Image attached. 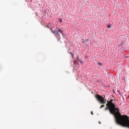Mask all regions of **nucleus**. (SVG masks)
Returning a JSON list of instances; mask_svg holds the SVG:
<instances>
[{
  "label": "nucleus",
  "mask_w": 129,
  "mask_h": 129,
  "mask_svg": "<svg viewBox=\"0 0 129 129\" xmlns=\"http://www.w3.org/2000/svg\"><path fill=\"white\" fill-rule=\"evenodd\" d=\"M70 53L71 55H72V57L73 58H74V55H73V54H72V52H70Z\"/></svg>",
  "instance_id": "nucleus-8"
},
{
  "label": "nucleus",
  "mask_w": 129,
  "mask_h": 129,
  "mask_svg": "<svg viewBox=\"0 0 129 129\" xmlns=\"http://www.w3.org/2000/svg\"><path fill=\"white\" fill-rule=\"evenodd\" d=\"M91 114H92L93 115V114L92 112H91Z\"/></svg>",
  "instance_id": "nucleus-15"
},
{
  "label": "nucleus",
  "mask_w": 129,
  "mask_h": 129,
  "mask_svg": "<svg viewBox=\"0 0 129 129\" xmlns=\"http://www.w3.org/2000/svg\"><path fill=\"white\" fill-rule=\"evenodd\" d=\"M107 107L105 109V110H109L110 113L113 115L114 117L116 123L119 122L123 116V115H121L119 112V109L117 108H115L107 104H106Z\"/></svg>",
  "instance_id": "nucleus-1"
},
{
  "label": "nucleus",
  "mask_w": 129,
  "mask_h": 129,
  "mask_svg": "<svg viewBox=\"0 0 129 129\" xmlns=\"http://www.w3.org/2000/svg\"><path fill=\"white\" fill-rule=\"evenodd\" d=\"M113 101V100L112 99H111L109 101H107V104L112 106L113 107L115 108H116L115 105L112 103Z\"/></svg>",
  "instance_id": "nucleus-5"
},
{
  "label": "nucleus",
  "mask_w": 129,
  "mask_h": 129,
  "mask_svg": "<svg viewBox=\"0 0 129 129\" xmlns=\"http://www.w3.org/2000/svg\"><path fill=\"white\" fill-rule=\"evenodd\" d=\"M104 106V105H102L101 106V108L103 107Z\"/></svg>",
  "instance_id": "nucleus-14"
},
{
  "label": "nucleus",
  "mask_w": 129,
  "mask_h": 129,
  "mask_svg": "<svg viewBox=\"0 0 129 129\" xmlns=\"http://www.w3.org/2000/svg\"><path fill=\"white\" fill-rule=\"evenodd\" d=\"M97 64L98 65L99 67H102V64L100 62L98 63Z\"/></svg>",
  "instance_id": "nucleus-7"
},
{
  "label": "nucleus",
  "mask_w": 129,
  "mask_h": 129,
  "mask_svg": "<svg viewBox=\"0 0 129 129\" xmlns=\"http://www.w3.org/2000/svg\"><path fill=\"white\" fill-rule=\"evenodd\" d=\"M96 97L98 100L101 104H105L106 102V100L104 99V98H103L101 96L98 94H97Z\"/></svg>",
  "instance_id": "nucleus-4"
},
{
  "label": "nucleus",
  "mask_w": 129,
  "mask_h": 129,
  "mask_svg": "<svg viewBox=\"0 0 129 129\" xmlns=\"http://www.w3.org/2000/svg\"><path fill=\"white\" fill-rule=\"evenodd\" d=\"M52 26V24H48L47 26H45V27H47L48 28H49L50 27H51Z\"/></svg>",
  "instance_id": "nucleus-6"
},
{
  "label": "nucleus",
  "mask_w": 129,
  "mask_h": 129,
  "mask_svg": "<svg viewBox=\"0 0 129 129\" xmlns=\"http://www.w3.org/2000/svg\"><path fill=\"white\" fill-rule=\"evenodd\" d=\"M59 21L60 22H62V19H59Z\"/></svg>",
  "instance_id": "nucleus-13"
},
{
  "label": "nucleus",
  "mask_w": 129,
  "mask_h": 129,
  "mask_svg": "<svg viewBox=\"0 0 129 129\" xmlns=\"http://www.w3.org/2000/svg\"><path fill=\"white\" fill-rule=\"evenodd\" d=\"M77 60L79 61L80 60L79 59V58L78 57H77Z\"/></svg>",
  "instance_id": "nucleus-10"
},
{
  "label": "nucleus",
  "mask_w": 129,
  "mask_h": 129,
  "mask_svg": "<svg viewBox=\"0 0 129 129\" xmlns=\"http://www.w3.org/2000/svg\"><path fill=\"white\" fill-rule=\"evenodd\" d=\"M50 30L56 36L59 33H61L62 34L63 37L64 38V35L63 33V31L61 30L60 28H56L55 30L54 31H53L52 28H50Z\"/></svg>",
  "instance_id": "nucleus-3"
},
{
  "label": "nucleus",
  "mask_w": 129,
  "mask_h": 129,
  "mask_svg": "<svg viewBox=\"0 0 129 129\" xmlns=\"http://www.w3.org/2000/svg\"><path fill=\"white\" fill-rule=\"evenodd\" d=\"M111 25L110 24H109L107 26V28H110V27H111Z\"/></svg>",
  "instance_id": "nucleus-9"
},
{
  "label": "nucleus",
  "mask_w": 129,
  "mask_h": 129,
  "mask_svg": "<svg viewBox=\"0 0 129 129\" xmlns=\"http://www.w3.org/2000/svg\"><path fill=\"white\" fill-rule=\"evenodd\" d=\"M129 117L126 115H123V116L117 124L129 128Z\"/></svg>",
  "instance_id": "nucleus-2"
},
{
  "label": "nucleus",
  "mask_w": 129,
  "mask_h": 129,
  "mask_svg": "<svg viewBox=\"0 0 129 129\" xmlns=\"http://www.w3.org/2000/svg\"><path fill=\"white\" fill-rule=\"evenodd\" d=\"M79 61L81 63H83V62L81 60H79Z\"/></svg>",
  "instance_id": "nucleus-12"
},
{
  "label": "nucleus",
  "mask_w": 129,
  "mask_h": 129,
  "mask_svg": "<svg viewBox=\"0 0 129 129\" xmlns=\"http://www.w3.org/2000/svg\"><path fill=\"white\" fill-rule=\"evenodd\" d=\"M74 64H75L76 63V60L75 59V60L74 61Z\"/></svg>",
  "instance_id": "nucleus-11"
}]
</instances>
